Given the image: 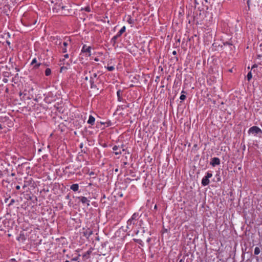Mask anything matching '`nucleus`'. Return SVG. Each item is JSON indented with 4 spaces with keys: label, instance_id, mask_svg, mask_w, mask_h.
Returning <instances> with one entry per match:
<instances>
[{
    "label": "nucleus",
    "instance_id": "obj_18",
    "mask_svg": "<svg viewBox=\"0 0 262 262\" xmlns=\"http://www.w3.org/2000/svg\"><path fill=\"white\" fill-rule=\"evenodd\" d=\"M63 47H61L62 52L66 53L67 52V46H68V43L67 42H63Z\"/></svg>",
    "mask_w": 262,
    "mask_h": 262
},
{
    "label": "nucleus",
    "instance_id": "obj_43",
    "mask_svg": "<svg viewBox=\"0 0 262 262\" xmlns=\"http://www.w3.org/2000/svg\"><path fill=\"white\" fill-rule=\"evenodd\" d=\"M150 240H151L150 238H149V237L147 239V242L149 243L150 242Z\"/></svg>",
    "mask_w": 262,
    "mask_h": 262
},
{
    "label": "nucleus",
    "instance_id": "obj_50",
    "mask_svg": "<svg viewBox=\"0 0 262 262\" xmlns=\"http://www.w3.org/2000/svg\"><path fill=\"white\" fill-rule=\"evenodd\" d=\"M84 79H85V80H88V77L86 76Z\"/></svg>",
    "mask_w": 262,
    "mask_h": 262
},
{
    "label": "nucleus",
    "instance_id": "obj_63",
    "mask_svg": "<svg viewBox=\"0 0 262 262\" xmlns=\"http://www.w3.org/2000/svg\"><path fill=\"white\" fill-rule=\"evenodd\" d=\"M65 262H70V261L69 260H66Z\"/></svg>",
    "mask_w": 262,
    "mask_h": 262
},
{
    "label": "nucleus",
    "instance_id": "obj_47",
    "mask_svg": "<svg viewBox=\"0 0 262 262\" xmlns=\"http://www.w3.org/2000/svg\"><path fill=\"white\" fill-rule=\"evenodd\" d=\"M3 127H2V124H0V129H2Z\"/></svg>",
    "mask_w": 262,
    "mask_h": 262
},
{
    "label": "nucleus",
    "instance_id": "obj_55",
    "mask_svg": "<svg viewBox=\"0 0 262 262\" xmlns=\"http://www.w3.org/2000/svg\"><path fill=\"white\" fill-rule=\"evenodd\" d=\"M66 199H69V195H67L66 196Z\"/></svg>",
    "mask_w": 262,
    "mask_h": 262
},
{
    "label": "nucleus",
    "instance_id": "obj_52",
    "mask_svg": "<svg viewBox=\"0 0 262 262\" xmlns=\"http://www.w3.org/2000/svg\"><path fill=\"white\" fill-rule=\"evenodd\" d=\"M250 0H248L247 1V4L249 6V4H250V2H249Z\"/></svg>",
    "mask_w": 262,
    "mask_h": 262
},
{
    "label": "nucleus",
    "instance_id": "obj_15",
    "mask_svg": "<svg viewBox=\"0 0 262 262\" xmlns=\"http://www.w3.org/2000/svg\"><path fill=\"white\" fill-rule=\"evenodd\" d=\"M125 27L123 26L116 34L117 36L118 37H120L121 35L125 31Z\"/></svg>",
    "mask_w": 262,
    "mask_h": 262
},
{
    "label": "nucleus",
    "instance_id": "obj_1",
    "mask_svg": "<svg viewBox=\"0 0 262 262\" xmlns=\"http://www.w3.org/2000/svg\"><path fill=\"white\" fill-rule=\"evenodd\" d=\"M139 217V213H134L132 217L127 221L126 228L128 230H132L134 227L137 225Z\"/></svg>",
    "mask_w": 262,
    "mask_h": 262
},
{
    "label": "nucleus",
    "instance_id": "obj_45",
    "mask_svg": "<svg viewBox=\"0 0 262 262\" xmlns=\"http://www.w3.org/2000/svg\"><path fill=\"white\" fill-rule=\"evenodd\" d=\"M26 187H27V184H26L25 183V184H24V186H23V188H25Z\"/></svg>",
    "mask_w": 262,
    "mask_h": 262
},
{
    "label": "nucleus",
    "instance_id": "obj_57",
    "mask_svg": "<svg viewBox=\"0 0 262 262\" xmlns=\"http://www.w3.org/2000/svg\"><path fill=\"white\" fill-rule=\"evenodd\" d=\"M82 146H83L82 144H80V148H82Z\"/></svg>",
    "mask_w": 262,
    "mask_h": 262
},
{
    "label": "nucleus",
    "instance_id": "obj_60",
    "mask_svg": "<svg viewBox=\"0 0 262 262\" xmlns=\"http://www.w3.org/2000/svg\"><path fill=\"white\" fill-rule=\"evenodd\" d=\"M7 79H5V80H4V82H7Z\"/></svg>",
    "mask_w": 262,
    "mask_h": 262
},
{
    "label": "nucleus",
    "instance_id": "obj_22",
    "mask_svg": "<svg viewBox=\"0 0 262 262\" xmlns=\"http://www.w3.org/2000/svg\"><path fill=\"white\" fill-rule=\"evenodd\" d=\"M260 252V250L259 247H256L255 248V249H254V254L255 255L259 254Z\"/></svg>",
    "mask_w": 262,
    "mask_h": 262
},
{
    "label": "nucleus",
    "instance_id": "obj_39",
    "mask_svg": "<svg viewBox=\"0 0 262 262\" xmlns=\"http://www.w3.org/2000/svg\"><path fill=\"white\" fill-rule=\"evenodd\" d=\"M4 118H3V117H0V121L1 122H4Z\"/></svg>",
    "mask_w": 262,
    "mask_h": 262
},
{
    "label": "nucleus",
    "instance_id": "obj_42",
    "mask_svg": "<svg viewBox=\"0 0 262 262\" xmlns=\"http://www.w3.org/2000/svg\"><path fill=\"white\" fill-rule=\"evenodd\" d=\"M172 54H173V55H176L177 54V51H173L172 52Z\"/></svg>",
    "mask_w": 262,
    "mask_h": 262
},
{
    "label": "nucleus",
    "instance_id": "obj_44",
    "mask_svg": "<svg viewBox=\"0 0 262 262\" xmlns=\"http://www.w3.org/2000/svg\"><path fill=\"white\" fill-rule=\"evenodd\" d=\"M8 200H9V198H6V199H5V203H7V201H8Z\"/></svg>",
    "mask_w": 262,
    "mask_h": 262
},
{
    "label": "nucleus",
    "instance_id": "obj_21",
    "mask_svg": "<svg viewBox=\"0 0 262 262\" xmlns=\"http://www.w3.org/2000/svg\"><path fill=\"white\" fill-rule=\"evenodd\" d=\"M97 73H94L91 75L90 78V80H94V79L97 78Z\"/></svg>",
    "mask_w": 262,
    "mask_h": 262
},
{
    "label": "nucleus",
    "instance_id": "obj_14",
    "mask_svg": "<svg viewBox=\"0 0 262 262\" xmlns=\"http://www.w3.org/2000/svg\"><path fill=\"white\" fill-rule=\"evenodd\" d=\"M70 188L75 192L77 191L79 189V185L78 184H74L71 186Z\"/></svg>",
    "mask_w": 262,
    "mask_h": 262
},
{
    "label": "nucleus",
    "instance_id": "obj_11",
    "mask_svg": "<svg viewBox=\"0 0 262 262\" xmlns=\"http://www.w3.org/2000/svg\"><path fill=\"white\" fill-rule=\"evenodd\" d=\"M95 118L93 116L90 115L87 122L88 124H89L91 125H93L95 123Z\"/></svg>",
    "mask_w": 262,
    "mask_h": 262
},
{
    "label": "nucleus",
    "instance_id": "obj_3",
    "mask_svg": "<svg viewBox=\"0 0 262 262\" xmlns=\"http://www.w3.org/2000/svg\"><path fill=\"white\" fill-rule=\"evenodd\" d=\"M248 132L249 134H252L255 136L256 135H262L261 129L257 126H253L252 127H251L249 129Z\"/></svg>",
    "mask_w": 262,
    "mask_h": 262
},
{
    "label": "nucleus",
    "instance_id": "obj_51",
    "mask_svg": "<svg viewBox=\"0 0 262 262\" xmlns=\"http://www.w3.org/2000/svg\"><path fill=\"white\" fill-rule=\"evenodd\" d=\"M50 2H51L52 3H53L54 2V0H49Z\"/></svg>",
    "mask_w": 262,
    "mask_h": 262
},
{
    "label": "nucleus",
    "instance_id": "obj_24",
    "mask_svg": "<svg viewBox=\"0 0 262 262\" xmlns=\"http://www.w3.org/2000/svg\"><path fill=\"white\" fill-rule=\"evenodd\" d=\"M120 93H121V91L120 90L118 91L117 92L118 100L119 101H121V99H122V98L121 97V95H120Z\"/></svg>",
    "mask_w": 262,
    "mask_h": 262
},
{
    "label": "nucleus",
    "instance_id": "obj_59",
    "mask_svg": "<svg viewBox=\"0 0 262 262\" xmlns=\"http://www.w3.org/2000/svg\"><path fill=\"white\" fill-rule=\"evenodd\" d=\"M181 93H185V92L184 91H182Z\"/></svg>",
    "mask_w": 262,
    "mask_h": 262
},
{
    "label": "nucleus",
    "instance_id": "obj_28",
    "mask_svg": "<svg viewBox=\"0 0 262 262\" xmlns=\"http://www.w3.org/2000/svg\"><path fill=\"white\" fill-rule=\"evenodd\" d=\"M186 98V95H185L184 94H182L181 96H180V99L182 100V101H183L184 100H185Z\"/></svg>",
    "mask_w": 262,
    "mask_h": 262
},
{
    "label": "nucleus",
    "instance_id": "obj_7",
    "mask_svg": "<svg viewBox=\"0 0 262 262\" xmlns=\"http://www.w3.org/2000/svg\"><path fill=\"white\" fill-rule=\"evenodd\" d=\"M62 3H56L55 5V7L53 9H56V12L60 14L61 9H62V6H64Z\"/></svg>",
    "mask_w": 262,
    "mask_h": 262
},
{
    "label": "nucleus",
    "instance_id": "obj_34",
    "mask_svg": "<svg viewBox=\"0 0 262 262\" xmlns=\"http://www.w3.org/2000/svg\"><path fill=\"white\" fill-rule=\"evenodd\" d=\"M127 164H128V163H127V162H123L122 163V165L123 167H125V166H126V165H127Z\"/></svg>",
    "mask_w": 262,
    "mask_h": 262
},
{
    "label": "nucleus",
    "instance_id": "obj_5",
    "mask_svg": "<svg viewBox=\"0 0 262 262\" xmlns=\"http://www.w3.org/2000/svg\"><path fill=\"white\" fill-rule=\"evenodd\" d=\"M76 199L81 202L83 204H86L87 206H90V201L88 200L87 198L80 196L77 197Z\"/></svg>",
    "mask_w": 262,
    "mask_h": 262
},
{
    "label": "nucleus",
    "instance_id": "obj_4",
    "mask_svg": "<svg viewBox=\"0 0 262 262\" xmlns=\"http://www.w3.org/2000/svg\"><path fill=\"white\" fill-rule=\"evenodd\" d=\"M212 176V174L210 172H207L206 176H205L202 180L201 184L202 186H206L208 185L210 183L209 179L211 178Z\"/></svg>",
    "mask_w": 262,
    "mask_h": 262
},
{
    "label": "nucleus",
    "instance_id": "obj_9",
    "mask_svg": "<svg viewBox=\"0 0 262 262\" xmlns=\"http://www.w3.org/2000/svg\"><path fill=\"white\" fill-rule=\"evenodd\" d=\"M91 47L90 46L86 47V45H84L83 46V47H82L81 51L82 52L88 53H89V56H90L91 55Z\"/></svg>",
    "mask_w": 262,
    "mask_h": 262
},
{
    "label": "nucleus",
    "instance_id": "obj_6",
    "mask_svg": "<svg viewBox=\"0 0 262 262\" xmlns=\"http://www.w3.org/2000/svg\"><path fill=\"white\" fill-rule=\"evenodd\" d=\"M220 159L217 157H214L211 159L210 162V165L214 167L216 165H219L220 164Z\"/></svg>",
    "mask_w": 262,
    "mask_h": 262
},
{
    "label": "nucleus",
    "instance_id": "obj_46",
    "mask_svg": "<svg viewBox=\"0 0 262 262\" xmlns=\"http://www.w3.org/2000/svg\"><path fill=\"white\" fill-rule=\"evenodd\" d=\"M26 187H27V184H26L25 183V184H24V186H23V188H25Z\"/></svg>",
    "mask_w": 262,
    "mask_h": 262
},
{
    "label": "nucleus",
    "instance_id": "obj_2",
    "mask_svg": "<svg viewBox=\"0 0 262 262\" xmlns=\"http://www.w3.org/2000/svg\"><path fill=\"white\" fill-rule=\"evenodd\" d=\"M74 13L73 10L72 9V7L70 5H65L62 6V9H61L60 14L64 16L72 15Z\"/></svg>",
    "mask_w": 262,
    "mask_h": 262
},
{
    "label": "nucleus",
    "instance_id": "obj_64",
    "mask_svg": "<svg viewBox=\"0 0 262 262\" xmlns=\"http://www.w3.org/2000/svg\"><path fill=\"white\" fill-rule=\"evenodd\" d=\"M101 124H104V123H103V122H101Z\"/></svg>",
    "mask_w": 262,
    "mask_h": 262
},
{
    "label": "nucleus",
    "instance_id": "obj_26",
    "mask_svg": "<svg viewBox=\"0 0 262 262\" xmlns=\"http://www.w3.org/2000/svg\"><path fill=\"white\" fill-rule=\"evenodd\" d=\"M127 22L129 24H133L134 23V20L132 19L130 17L127 19Z\"/></svg>",
    "mask_w": 262,
    "mask_h": 262
},
{
    "label": "nucleus",
    "instance_id": "obj_38",
    "mask_svg": "<svg viewBox=\"0 0 262 262\" xmlns=\"http://www.w3.org/2000/svg\"><path fill=\"white\" fill-rule=\"evenodd\" d=\"M89 174H90V176H94L95 174V173L94 172L91 171V172H90Z\"/></svg>",
    "mask_w": 262,
    "mask_h": 262
},
{
    "label": "nucleus",
    "instance_id": "obj_48",
    "mask_svg": "<svg viewBox=\"0 0 262 262\" xmlns=\"http://www.w3.org/2000/svg\"><path fill=\"white\" fill-rule=\"evenodd\" d=\"M80 167H81V166H78L76 168H75V170H76V169H79V168H80Z\"/></svg>",
    "mask_w": 262,
    "mask_h": 262
},
{
    "label": "nucleus",
    "instance_id": "obj_25",
    "mask_svg": "<svg viewBox=\"0 0 262 262\" xmlns=\"http://www.w3.org/2000/svg\"><path fill=\"white\" fill-rule=\"evenodd\" d=\"M106 68L108 70V71H113L115 69V68H114V66H107Z\"/></svg>",
    "mask_w": 262,
    "mask_h": 262
},
{
    "label": "nucleus",
    "instance_id": "obj_49",
    "mask_svg": "<svg viewBox=\"0 0 262 262\" xmlns=\"http://www.w3.org/2000/svg\"><path fill=\"white\" fill-rule=\"evenodd\" d=\"M2 175V172L0 170V177H1Z\"/></svg>",
    "mask_w": 262,
    "mask_h": 262
},
{
    "label": "nucleus",
    "instance_id": "obj_41",
    "mask_svg": "<svg viewBox=\"0 0 262 262\" xmlns=\"http://www.w3.org/2000/svg\"><path fill=\"white\" fill-rule=\"evenodd\" d=\"M64 57L66 58H68L69 57V54H67L64 55Z\"/></svg>",
    "mask_w": 262,
    "mask_h": 262
},
{
    "label": "nucleus",
    "instance_id": "obj_17",
    "mask_svg": "<svg viewBox=\"0 0 262 262\" xmlns=\"http://www.w3.org/2000/svg\"><path fill=\"white\" fill-rule=\"evenodd\" d=\"M119 37L117 36V35H115L111 40V43L113 45V46H115V45L116 43L117 42V39Z\"/></svg>",
    "mask_w": 262,
    "mask_h": 262
},
{
    "label": "nucleus",
    "instance_id": "obj_32",
    "mask_svg": "<svg viewBox=\"0 0 262 262\" xmlns=\"http://www.w3.org/2000/svg\"><path fill=\"white\" fill-rule=\"evenodd\" d=\"M79 256H80V255H78V256L72 258V260H73V261H77L78 259V258H79Z\"/></svg>",
    "mask_w": 262,
    "mask_h": 262
},
{
    "label": "nucleus",
    "instance_id": "obj_31",
    "mask_svg": "<svg viewBox=\"0 0 262 262\" xmlns=\"http://www.w3.org/2000/svg\"><path fill=\"white\" fill-rule=\"evenodd\" d=\"M67 67H64V66L61 67L60 68V72H62L63 71H64V70H67Z\"/></svg>",
    "mask_w": 262,
    "mask_h": 262
},
{
    "label": "nucleus",
    "instance_id": "obj_23",
    "mask_svg": "<svg viewBox=\"0 0 262 262\" xmlns=\"http://www.w3.org/2000/svg\"><path fill=\"white\" fill-rule=\"evenodd\" d=\"M252 75L251 72H249L248 73L247 76L248 81H250V80L252 79Z\"/></svg>",
    "mask_w": 262,
    "mask_h": 262
},
{
    "label": "nucleus",
    "instance_id": "obj_13",
    "mask_svg": "<svg viewBox=\"0 0 262 262\" xmlns=\"http://www.w3.org/2000/svg\"><path fill=\"white\" fill-rule=\"evenodd\" d=\"M17 240L20 242H24L26 240V237L24 233H20L17 237Z\"/></svg>",
    "mask_w": 262,
    "mask_h": 262
},
{
    "label": "nucleus",
    "instance_id": "obj_16",
    "mask_svg": "<svg viewBox=\"0 0 262 262\" xmlns=\"http://www.w3.org/2000/svg\"><path fill=\"white\" fill-rule=\"evenodd\" d=\"M130 172L131 173H132V179L127 178V180H129V181H133V180L137 181L139 179V178H136V174H134V172L132 170L130 171Z\"/></svg>",
    "mask_w": 262,
    "mask_h": 262
},
{
    "label": "nucleus",
    "instance_id": "obj_35",
    "mask_svg": "<svg viewBox=\"0 0 262 262\" xmlns=\"http://www.w3.org/2000/svg\"><path fill=\"white\" fill-rule=\"evenodd\" d=\"M8 262H17V261L14 258H12Z\"/></svg>",
    "mask_w": 262,
    "mask_h": 262
},
{
    "label": "nucleus",
    "instance_id": "obj_29",
    "mask_svg": "<svg viewBox=\"0 0 262 262\" xmlns=\"http://www.w3.org/2000/svg\"><path fill=\"white\" fill-rule=\"evenodd\" d=\"M83 9L86 12H91V8L89 6H87Z\"/></svg>",
    "mask_w": 262,
    "mask_h": 262
},
{
    "label": "nucleus",
    "instance_id": "obj_56",
    "mask_svg": "<svg viewBox=\"0 0 262 262\" xmlns=\"http://www.w3.org/2000/svg\"><path fill=\"white\" fill-rule=\"evenodd\" d=\"M21 95H22V93H21V92H19V96H21Z\"/></svg>",
    "mask_w": 262,
    "mask_h": 262
},
{
    "label": "nucleus",
    "instance_id": "obj_27",
    "mask_svg": "<svg viewBox=\"0 0 262 262\" xmlns=\"http://www.w3.org/2000/svg\"><path fill=\"white\" fill-rule=\"evenodd\" d=\"M223 44L224 46L226 45H229V46H232V41H225L223 42Z\"/></svg>",
    "mask_w": 262,
    "mask_h": 262
},
{
    "label": "nucleus",
    "instance_id": "obj_20",
    "mask_svg": "<svg viewBox=\"0 0 262 262\" xmlns=\"http://www.w3.org/2000/svg\"><path fill=\"white\" fill-rule=\"evenodd\" d=\"M90 84H91V88L94 89V88H97L96 85L95 84V81L94 80H90Z\"/></svg>",
    "mask_w": 262,
    "mask_h": 262
},
{
    "label": "nucleus",
    "instance_id": "obj_30",
    "mask_svg": "<svg viewBox=\"0 0 262 262\" xmlns=\"http://www.w3.org/2000/svg\"><path fill=\"white\" fill-rule=\"evenodd\" d=\"M135 241L136 242L138 243V244H139L140 245H141V246H143L142 241L141 239H135Z\"/></svg>",
    "mask_w": 262,
    "mask_h": 262
},
{
    "label": "nucleus",
    "instance_id": "obj_37",
    "mask_svg": "<svg viewBox=\"0 0 262 262\" xmlns=\"http://www.w3.org/2000/svg\"><path fill=\"white\" fill-rule=\"evenodd\" d=\"M257 65L256 64H254L252 66V69H253L254 68H257Z\"/></svg>",
    "mask_w": 262,
    "mask_h": 262
},
{
    "label": "nucleus",
    "instance_id": "obj_40",
    "mask_svg": "<svg viewBox=\"0 0 262 262\" xmlns=\"http://www.w3.org/2000/svg\"><path fill=\"white\" fill-rule=\"evenodd\" d=\"M20 186L17 185V186H16V189L17 190H19V189H20Z\"/></svg>",
    "mask_w": 262,
    "mask_h": 262
},
{
    "label": "nucleus",
    "instance_id": "obj_10",
    "mask_svg": "<svg viewBox=\"0 0 262 262\" xmlns=\"http://www.w3.org/2000/svg\"><path fill=\"white\" fill-rule=\"evenodd\" d=\"M113 150L114 151L116 155H118L121 154V150L119 146L116 145L114 146L113 147Z\"/></svg>",
    "mask_w": 262,
    "mask_h": 262
},
{
    "label": "nucleus",
    "instance_id": "obj_54",
    "mask_svg": "<svg viewBox=\"0 0 262 262\" xmlns=\"http://www.w3.org/2000/svg\"><path fill=\"white\" fill-rule=\"evenodd\" d=\"M111 124V123L109 122L107 123V126H108L109 125H110Z\"/></svg>",
    "mask_w": 262,
    "mask_h": 262
},
{
    "label": "nucleus",
    "instance_id": "obj_62",
    "mask_svg": "<svg viewBox=\"0 0 262 262\" xmlns=\"http://www.w3.org/2000/svg\"><path fill=\"white\" fill-rule=\"evenodd\" d=\"M86 73H87V71H84L85 74H86Z\"/></svg>",
    "mask_w": 262,
    "mask_h": 262
},
{
    "label": "nucleus",
    "instance_id": "obj_19",
    "mask_svg": "<svg viewBox=\"0 0 262 262\" xmlns=\"http://www.w3.org/2000/svg\"><path fill=\"white\" fill-rule=\"evenodd\" d=\"M51 74V70L50 68H47L45 70V75L47 76H49Z\"/></svg>",
    "mask_w": 262,
    "mask_h": 262
},
{
    "label": "nucleus",
    "instance_id": "obj_8",
    "mask_svg": "<svg viewBox=\"0 0 262 262\" xmlns=\"http://www.w3.org/2000/svg\"><path fill=\"white\" fill-rule=\"evenodd\" d=\"M31 65H34L33 69H38L40 65H41V63H37V59L36 58H34L31 62Z\"/></svg>",
    "mask_w": 262,
    "mask_h": 262
},
{
    "label": "nucleus",
    "instance_id": "obj_53",
    "mask_svg": "<svg viewBox=\"0 0 262 262\" xmlns=\"http://www.w3.org/2000/svg\"><path fill=\"white\" fill-rule=\"evenodd\" d=\"M12 176H14L15 175V173H12L11 174Z\"/></svg>",
    "mask_w": 262,
    "mask_h": 262
},
{
    "label": "nucleus",
    "instance_id": "obj_12",
    "mask_svg": "<svg viewBox=\"0 0 262 262\" xmlns=\"http://www.w3.org/2000/svg\"><path fill=\"white\" fill-rule=\"evenodd\" d=\"M92 250L91 249H90L87 252L84 253L82 255L83 258H84V260L88 259V258H89L90 255L92 253Z\"/></svg>",
    "mask_w": 262,
    "mask_h": 262
},
{
    "label": "nucleus",
    "instance_id": "obj_36",
    "mask_svg": "<svg viewBox=\"0 0 262 262\" xmlns=\"http://www.w3.org/2000/svg\"><path fill=\"white\" fill-rule=\"evenodd\" d=\"M120 149H121V151H125V149L123 148V145H121V147H120Z\"/></svg>",
    "mask_w": 262,
    "mask_h": 262
},
{
    "label": "nucleus",
    "instance_id": "obj_58",
    "mask_svg": "<svg viewBox=\"0 0 262 262\" xmlns=\"http://www.w3.org/2000/svg\"><path fill=\"white\" fill-rule=\"evenodd\" d=\"M157 205H156L155 206L154 208H155V209H157Z\"/></svg>",
    "mask_w": 262,
    "mask_h": 262
},
{
    "label": "nucleus",
    "instance_id": "obj_61",
    "mask_svg": "<svg viewBox=\"0 0 262 262\" xmlns=\"http://www.w3.org/2000/svg\"><path fill=\"white\" fill-rule=\"evenodd\" d=\"M7 43L9 45L10 44V42H9L8 41H7Z\"/></svg>",
    "mask_w": 262,
    "mask_h": 262
},
{
    "label": "nucleus",
    "instance_id": "obj_33",
    "mask_svg": "<svg viewBox=\"0 0 262 262\" xmlns=\"http://www.w3.org/2000/svg\"><path fill=\"white\" fill-rule=\"evenodd\" d=\"M14 202H15V200L14 199H11L8 206L12 205Z\"/></svg>",
    "mask_w": 262,
    "mask_h": 262
}]
</instances>
